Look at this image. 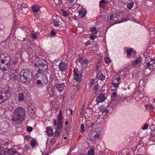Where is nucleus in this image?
Here are the masks:
<instances>
[{
  "instance_id": "obj_1",
  "label": "nucleus",
  "mask_w": 155,
  "mask_h": 155,
  "mask_svg": "<svg viewBox=\"0 0 155 155\" xmlns=\"http://www.w3.org/2000/svg\"><path fill=\"white\" fill-rule=\"evenodd\" d=\"M25 115L24 109L22 107H18L15 110L12 120L16 124H18L23 120Z\"/></svg>"
},
{
  "instance_id": "obj_2",
  "label": "nucleus",
  "mask_w": 155,
  "mask_h": 155,
  "mask_svg": "<svg viewBox=\"0 0 155 155\" xmlns=\"http://www.w3.org/2000/svg\"><path fill=\"white\" fill-rule=\"evenodd\" d=\"M20 78L21 81L23 83L28 84L32 79V73L28 70H23L20 73Z\"/></svg>"
},
{
  "instance_id": "obj_3",
  "label": "nucleus",
  "mask_w": 155,
  "mask_h": 155,
  "mask_svg": "<svg viewBox=\"0 0 155 155\" xmlns=\"http://www.w3.org/2000/svg\"><path fill=\"white\" fill-rule=\"evenodd\" d=\"M122 17L120 15L117 13L111 14L110 16L109 22L112 25L119 22L122 19Z\"/></svg>"
},
{
  "instance_id": "obj_4",
  "label": "nucleus",
  "mask_w": 155,
  "mask_h": 155,
  "mask_svg": "<svg viewBox=\"0 0 155 155\" xmlns=\"http://www.w3.org/2000/svg\"><path fill=\"white\" fill-rule=\"evenodd\" d=\"M10 96V92L8 91H5V92L0 91V104L5 101Z\"/></svg>"
},
{
  "instance_id": "obj_5",
  "label": "nucleus",
  "mask_w": 155,
  "mask_h": 155,
  "mask_svg": "<svg viewBox=\"0 0 155 155\" xmlns=\"http://www.w3.org/2000/svg\"><path fill=\"white\" fill-rule=\"evenodd\" d=\"M144 69L149 68L150 70L155 68V60L151 59L149 61H145L144 63Z\"/></svg>"
},
{
  "instance_id": "obj_6",
  "label": "nucleus",
  "mask_w": 155,
  "mask_h": 155,
  "mask_svg": "<svg viewBox=\"0 0 155 155\" xmlns=\"http://www.w3.org/2000/svg\"><path fill=\"white\" fill-rule=\"evenodd\" d=\"M74 80L79 82H80L81 81V78L82 76L81 74H79L78 73V70L77 68L74 69Z\"/></svg>"
},
{
  "instance_id": "obj_7",
  "label": "nucleus",
  "mask_w": 155,
  "mask_h": 155,
  "mask_svg": "<svg viewBox=\"0 0 155 155\" xmlns=\"http://www.w3.org/2000/svg\"><path fill=\"white\" fill-rule=\"evenodd\" d=\"M38 78L40 79L43 84H45L48 82L47 77L44 74H38Z\"/></svg>"
},
{
  "instance_id": "obj_8",
  "label": "nucleus",
  "mask_w": 155,
  "mask_h": 155,
  "mask_svg": "<svg viewBox=\"0 0 155 155\" xmlns=\"http://www.w3.org/2000/svg\"><path fill=\"white\" fill-rule=\"evenodd\" d=\"M106 99L105 95L104 94H100L97 97L96 101L97 103H99L103 102Z\"/></svg>"
},
{
  "instance_id": "obj_9",
  "label": "nucleus",
  "mask_w": 155,
  "mask_h": 155,
  "mask_svg": "<svg viewBox=\"0 0 155 155\" xmlns=\"http://www.w3.org/2000/svg\"><path fill=\"white\" fill-rule=\"evenodd\" d=\"M52 23L54 24V25L58 28H59V30L60 31H63L65 29V28L63 27L62 28L61 26V25L59 24L60 22L57 20H53Z\"/></svg>"
},
{
  "instance_id": "obj_10",
  "label": "nucleus",
  "mask_w": 155,
  "mask_h": 155,
  "mask_svg": "<svg viewBox=\"0 0 155 155\" xmlns=\"http://www.w3.org/2000/svg\"><path fill=\"white\" fill-rule=\"evenodd\" d=\"M41 59L39 57H36L34 59L35 62H34V65L36 67H38L40 66V64H42L43 63L41 61Z\"/></svg>"
},
{
  "instance_id": "obj_11",
  "label": "nucleus",
  "mask_w": 155,
  "mask_h": 155,
  "mask_svg": "<svg viewBox=\"0 0 155 155\" xmlns=\"http://www.w3.org/2000/svg\"><path fill=\"white\" fill-rule=\"evenodd\" d=\"M59 67L60 69L62 71H65L67 68L66 64L63 62H62L59 64Z\"/></svg>"
},
{
  "instance_id": "obj_12",
  "label": "nucleus",
  "mask_w": 155,
  "mask_h": 155,
  "mask_svg": "<svg viewBox=\"0 0 155 155\" xmlns=\"http://www.w3.org/2000/svg\"><path fill=\"white\" fill-rule=\"evenodd\" d=\"M86 14V10L84 8H81L78 11V16L81 18H83L85 16Z\"/></svg>"
},
{
  "instance_id": "obj_13",
  "label": "nucleus",
  "mask_w": 155,
  "mask_h": 155,
  "mask_svg": "<svg viewBox=\"0 0 155 155\" xmlns=\"http://www.w3.org/2000/svg\"><path fill=\"white\" fill-rule=\"evenodd\" d=\"M1 63L5 64L4 65L2 68H1V69H2L4 71H8L10 67V62L8 63L4 62Z\"/></svg>"
},
{
  "instance_id": "obj_14",
  "label": "nucleus",
  "mask_w": 155,
  "mask_h": 155,
  "mask_svg": "<svg viewBox=\"0 0 155 155\" xmlns=\"http://www.w3.org/2000/svg\"><path fill=\"white\" fill-rule=\"evenodd\" d=\"M142 62V58L139 56L137 59H136L133 62L132 65L134 66H136L137 65L140 64Z\"/></svg>"
},
{
  "instance_id": "obj_15",
  "label": "nucleus",
  "mask_w": 155,
  "mask_h": 155,
  "mask_svg": "<svg viewBox=\"0 0 155 155\" xmlns=\"http://www.w3.org/2000/svg\"><path fill=\"white\" fill-rule=\"evenodd\" d=\"M39 69H41L43 71H45L48 69V65L47 63L40 64V66L38 67Z\"/></svg>"
},
{
  "instance_id": "obj_16",
  "label": "nucleus",
  "mask_w": 155,
  "mask_h": 155,
  "mask_svg": "<svg viewBox=\"0 0 155 155\" xmlns=\"http://www.w3.org/2000/svg\"><path fill=\"white\" fill-rule=\"evenodd\" d=\"M64 84L63 83L58 84L56 85V87L58 91L60 92H61L64 90Z\"/></svg>"
},
{
  "instance_id": "obj_17",
  "label": "nucleus",
  "mask_w": 155,
  "mask_h": 155,
  "mask_svg": "<svg viewBox=\"0 0 155 155\" xmlns=\"http://www.w3.org/2000/svg\"><path fill=\"white\" fill-rule=\"evenodd\" d=\"M46 133L49 136L52 135L53 134V130L52 128H50L49 127H47L46 128Z\"/></svg>"
},
{
  "instance_id": "obj_18",
  "label": "nucleus",
  "mask_w": 155,
  "mask_h": 155,
  "mask_svg": "<svg viewBox=\"0 0 155 155\" xmlns=\"http://www.w3.org/2000/svg\"><path fill=\"white\" fill-rule=\"evenodd\" d=\"M10 58L9 55H7L4 57L3 59H1V63L6 62L9 63L10 62Z\"/></svg>"
},
{
  "instance_id": "obj_19",
  "label": "nucleus",
  "mask_w": 155,
  "mask_h": 155,
  "mask_svg": "<svg viewBox=\"0 0 155 155\" xmlns=\"http://www.w3.org/2000/svg\"><path fill=\"white\" fill-rule=\"evenodd\" d=\"M25 96L24 94L22 93H20L18 94V101L20 102H21L24 100Z\"/></svg>"
},
{
  "instance_id": "obj_20",
  "label": "nucleus",
  "mask_w": 155,
  "mask_h": 155,
  "mask_svg": "<svg viewBox=\"0 0 155 155\" xmlns=\"http://www.w3.org/2000/svg\"><path fill=\"white\" fill-rule=\"evenodd\" d=\"M97 78L101 80H104L105 77L101 72H99L97 75Z\"/></svg>"
},
{
  "instance_id": "obj_21",
  "label": "nucleus",
  "mask_w": 155,
  "mask_h": 155,
  "mask_svg": "<svg viewBox=\"0 0 155 155\" xmlns=\"http://www.w3.org/2000/svg\"><path fill=\"white\" fill-rule=\"evenodd\" d=\"M126 50L127 54V57H129L130 56H131L132 55V53L134 52V50L131 48L127 49Z\"/></svg>"
},
{
  "instance_id": "obj_22",
  "label": "nucleus",
  "mask_w": 155,
  "mask_h": 155,
  "mask_svg": "<svg viewBox=\"0 0 155 155\" xmlns=\"http://www.w3.org/2000/svg\"><path fill=\"white\" fill-rule=\"evenodd\" d=\"M107 3V2L104 0H101L100 2L99 6L100 7L104 8L105 7Z\"/></svg>"
},
{
  "instance_id": "obj_23",
  "label": "nucleus",
  "mask_w": 155,
  "mask_h": 155,
  "mask_svg": "<svg viewBox=\"0 0 155 155\" xmlns=\"http://www.w3.org/2000/svg\"><path fill=\"white\" fill-rule=\"evenodd\" d=\"M120 78H114L113 79V80L112 81V84H115L119 85L120 83L119 81H120Z\"/></svg>"
},
{
  "instance_id": "obj_24",
  "label": "nucleus",
  "mask_w": 155,
  "mask_h": 155,
  "mask_svg": "<svg viewBox=\"0 0 155 155\" xmlns=\"http://www.w3.org/2000/svg\"><path fill=\"white\" fill-rule=\"evenodd\" d=\"M32 9L33 11L34 12H37L40 10L39 7L37 5L32 6Z\"/></svg>"
},
{
  "instance_id": "obj_25",
  "label": "nucleus",
  "mask_w": 155,
  "mask_h": 155,
  "mask_svg": "<svg viewBox=\"0 0 155 155\" xmlns=\"http://www.w3.org/2000/svg\"><path fill=\"white\" fill-rule=\"evenodd\" d=\"M8 153L10 155H13L17 153L16 151L14 148L10 149L8 150Z\"/></svg>"
},
{
  "instance_id": "obj_26",
  "label": "nucleus",
  "mask_w": 155,
  "mask_h": 155,
  "mask_svg": "<svg viewBox=\"0 0 155 155\" xmlns=\"http://www.w3.org/2000/svg\"><path fill=\"white\" fill-rule=\"evenodd\" d=\"M37 143L36 140L35 139H32L31 141V145L32 147H35Z\"/></svg>"
},
{
  "instance_id": "obj_27",
  "label": "nucleus",
  "mask_w": 155,
  "mask_h": 155,
  "mask_svg": "<svg viewBox=\"0 0 155 155\" xmlns=\"http://www.w3.org/2000/svg\"><path fill=\"white\" fill-rule=\"evenodd\" d=\"M112 85L111 86V89L112 90H116L117 88L118 87L119 85H118V84H111Z\"/></svg>"
},
{
  "instance_id": "obj_28",
  "label": "nucleus",
  "mask_w": 155,
  "mask_h": 155,
  "mask_svg": "<svg viewBox=\"0 0 155 155\" xmlns=\"http://www.w3.org/2000/svg\"><path fill=\"white\" fill-rule=\"evenodd\" d=\"M96 135V132H93L90 135V138L91 140H94L95 139V136Z\"/></svg>"
},
{
  "instance_id": "obj_29",
  "label": "nucleus",
  "mask_w": 155,
  "mask_h": 155,
  "mask_svg": "<svg viewBox=\"0 0 155 155\" xmlns=\"http://www.w3.org/2000/svg\"><path fill=\"white\" fill-rule=\"evenodd\" d=\"M134 6V3L133 2H130L128 3L127 5V8L130 10Z\"/></svg>"
},
{
  "instance_id": "obj_30",
  "label": "nucleus",
  "mask_w": 155,
  "mask_h": 155,
  "mask_svg": "<svg viewBox=\"0 0 155 155\" xmlns=\"http://www.w3.org/2000/svg\"><path fill=\"white\" fill-rule=\"evenodd\" d=\"M90 30L91 32L94 34H96L97 32V31L95 27H92L91 28Z\"/></svg>"
},
{
  "instance_id": "obj_31",
  "label": "nucleus",
  "mask_w": 155,
  "mask_h": 155,
  "mask_svg": "<svg viewBox=\"0 0 155 155\" xmlns=\"http://www.w3.org/2000/svg\"><path fill=\"white\" fill-rule=\"evenodd\" d=\"M86 124L88 126V127H93L94 125V123H92L91 121H88Z\"/></svg>"
},
{
  "instance_id": "obj_32",
  "label": "nucleus",
  "mask_w": 155,
  "mask_h": 155,
  "mask_svg": "<svg viewBox=\"0 0 155 155\" xmlns=\"http://www.w3.org/2000/svg\"><path fill=\"white\" fill-rule=\"evenodd\" d=\"M117 93L116 92H114L111 96V99L112 100L115 101V98L117 97Z\"/></svg>"
},
{
  "instance_id": "obj_33",
  "label": "nucleus",
  "mask_w": 155,
  "mask_h": 155,
  "mask_svg": "<svg viewBox=\"0 0 155 155\" xmlns=\"http://www.w3.org/2000/svg\"><path fill=\"white\" fill-rule=\"evenodd\" d=\"M62 124H58L56 130L58 131H61L62 128Z\"/></svg>"
},
{
  "instance_id": "obj_34",
  "label": "nucleus",
  "mask_w": 155,
  "mask_h": 155,
  "mask_svg": "<svg viewBox=\"0 0 155 155\" xmlns=\"http://www.w3.org/2000/svg\"><path fill=\"white\" fill-rule=\"evenodd\" d=\"M36 83L39 87H42L43 84L40 80H37Z\"/></svg>"
},
{
  "instance_id": "obj_35",
  "label": "nucleus",
  "mask_w": 155,
  "mask_h": 155,
  "mask_svg": "<svg viewBox=\"0 0 155 155\" xmlns=\"http://www.w3.org/2000/svg\"><path fill=\"white\" fill-rule=\"evenodd\" d=\"M89 155H94V151L93 149H90L88 152Z\"/></svg>"
},
{
  "instance_id": "obj_36",
  "label": "nucleus",
  "mask_w": 155,
  "mask_h": 155,
  "mask_svg": "<svg viewBox=\"0 0 155 155\" xmlns=\"http://www.w3.org/2000/svg\"><path fill=\"white\" fill-rule=\"evenodd\" d=\"M61 11L62 12L63 15L64 16L66 17L68 15V13L67 11L64 10L63 9H62Z\"/></svg>"
},
{
  "instance_id": "obj_37",
  "label": "nucleus",
  "mask_w": 155,
  "mask_h": 155,
  "mask_svg": "<svg viewBox=\"0 0 155 155\" xmlns=\"http://www.w3.org/2000/svg\"><path fill=\"white\" fill-rule=\"evenodd\" d=\"M28 112L30 115H32L34 114V111L31 108H29L28 109Z\"/></svg>"
},
{
  "instance_id": "obj_38",
  "label": "nucleus",
  "mask_w": 155,
  "mask_h": 155,
  "mask_svg": "<svg viewBox=\"0 0 155 155\" xmlns=\"http://www.w3.org/2000/svg\"><path fill=\"white\" fill-rule=\"evenodd\" d=\"M81 133H83L85 131L84 125L83 124H81Z\"/></svg>"
},
{
  "instance_id": "obj_39",
  "label": "nucleus",
  "mask_w": 155,
  "mask_h": 155,
  "mask_svg": "<svg viewBox=\"0 0 155 155\" xmlns=\"http://www.w3.org/2000/svg\"><path fill=\"white\" fill-rule=\"evenodd\" d=\"M18 80V78H14L12 76H11V78L10 79V81L11 82H13L14 83L15 81H17Z\"/></svg>"
},
{
  "instance_id": "obj_40",
  "label": "nucleus",
  "mask_w": 155,
  "mask_h": 155,
  "mask_svg": "<svg viewBox=\"0 0 155 155\" xmlns=\"http://www.w3.org/2000/svg\"><path fill=\"white\" fill-rule=\"evenodd\" d=\"M61 132V131H58L56 130V131L54 134V136L56 137H58L59 136L60 134V133Z\"/></svg>"
},
{
  "instance_id": "obj_41",
  "label": "nucleus",
  "mask_w": 155,
  "mask_h": 155,
  "mask_svg": "<svg viewBox=\"0 0 155 155\" xmlns=\"http://www.w3.org/2000/svg\"><path fill=\"white\" fill-rule=\"evenodd\" d=\"M104 60L105 61V62L107 64L110 63L111 61L110 58L108 57H105L104 59Z\"/></svg>"
},
{
  "instance_id": "obj_42",
  "label": "nucleus",
  "mask_w": 155,
  "mask_h": 155,
  "mask_svg": "<svg viewBox=\"0 0 155 155\" xmlns=\"http://www.w3.org/2000/svg\"><path fill=\"white\" fill-rule=\"evenodd\" d=\"M62 110H60L58 115V118H62Z\"/></svg>"
},
{
  "instance_id": "obj_43",
  "label": "nucleus",
  "mask_w": 155,
  "mask_h": 155,
  "mask_svg": "<svg viewBox=\"0 0 155 155\" xmlns=\"http://www.w3.org/2000/svg\"><path fill=\"white\" fill-rule=\"evenodd\" d=\"M43 71L41 69H39L37 71L38 73L36 74L37 77L38 78V74H44L43 73H42Z\"/></svg>"
},
{
  "instance_id": "obj_44",
  "label": "nucleus",
  "mask_w": 155,
  "mask_h": 155,
  "mask_svg": "<svg viewBox=\"0 0 155 155\" xmlns=\"http://www.w3.org/2000/svg\"><path fill=\"white\" fill-rule=\"evenodd\" d=\"M58 124H62L63 118H58Z\"/></svg>"
},
{
  "instance_id": "obj_45",
  "label": "nucleus",
  "mask_w": 155,
  "mask_h": 155,
  "mask_svg": "<svg viewBox=\"0 0 155 155\" xmlns=\"http://www.w3.org/2000/svg\"><path fill=\"white\" fill-rule=\"evenodd\" d=\"M27 130L28 132H31L32 130V128L31 127L28 126L27 128Z\"/></svg>"
},
{
  "instance_id": "obj_46",
  "label": "nucleus",
  "mask_w": 155,
  "mask_h": 155,
  "mask_svg": "<svg viewBox=\"0 0 155 155\" xmlns=\"http://www.w3.org/2000/svg\"><path fill=\"white\" fill-rule=\"evenodd\" d=\"M106 108L104 107H101L100 108V110L102 112H104L106 110Z\"/></svg>"
},
{
  "instance_id": "obj_47",
  "label": "nucleus",
  "mask_w": 155,
  "mask_h": 155,
  "mask_svg": "<svg viewBox=\"0 0 155 155\" xmlns=\"http://www.w3.org/2000/svg\"><path fill=\"white\" fill-rule=\"evenodd\" d=\"M55 140L53 138H52L51 140H50V143L51 145H53L55 142Z\"/></svg>"
},
{
  "instance_id": "obj_48",
  "label": "nucleus",
  "mask_w": 155,
  "mask_h": 155,
  "mask_svg": "<svg viewBox=\"0 0 155 155\" xmlns=\"http://www.w3.org/2000/svg\"><path fill=\"white\" fill-rule=\"evenodd\" d=\"M148 127V125L147 124H145L144 125L143 127H142V129L143 130H145Z\"/></svg>"
},
{
  "instance_id": "obj_49",
  "label": "nucleus",
  "mask_w": 155,
  "mask_h": 155,
  "mask_svg": "<svg viewBox=\"0 0 155 155\" xmlns=\"http://www.w3.org/2000/svg\"><path fill=\"white\" fill-rule=\"evenodd\" d=\"M12 77H13L14 78H17L18 77V75L17 74L14 73L13 74Z\"/></svg>"
},
{
  "instance_id": "obj_50",
  "label": "nucleus",
  "mask_w": 155,
  "mask_h": 155,
  "mask_svg": "<svg viewBox=\"0 0 155 155\" xmlns=\"http://www.w3.org/2000/svg\"><path fill=\"white\" fill-rule=\"evenodd\" d=\"M28 7V5H22L21 6V9H22L23 8H27Z\"/></svg>"
},
{
  "instance_id": "obj_51",
  "label": "nucleus",
  "mask_w": 155,
  "mask_h": 155,
  "mask_svg": "<svg viewBox=\"0 0 155 155\" xmlns=\"http://www.w3.org/2000/svg\"><path fill=\"white\" fill-rule=\"evenodd\" d=\"M5 151H2L0 152L1 155H5Z\"/></svg>"
},
{
  "instance_id": "obj_52",
  "label": "nucleus",
  "mask_w": 155,
  "mask_h": 155,
  "mask_svg": "<svg viewBox=\"0 0 155 155\" xmlns=\"http://www.w3.org/2000/svg\"><path fill=\"white\" fill-rule=\"evenodd\" d=\"M32 37L34 38H36L37 37V35L35 33H33L32 35Z\"/></svg>"
},
{
  "instance_id": "obj_53",
  "label": "nucleus",
  "mask_w": 155,
  "mask_h": 155,
  "mask_svg": "<svg viewBox=\"0 0 155 155\" xmlns=\"http://www.w3.org/2000/svg\"><path fill=\"white\" fill-rule=\"evenodd\" d=\"M53 124L54 126H56L57 125L56 121L55 119H54L53 120Z\"/></svg>"
},
{
  "instance_id": "obj_54",
  "label": "nucleus",
  "mask_w": 155,
  "mask_h": 155,
  "mask_svg": "<svg viewBox=\"0 0 155 155\" xmlns=\"http://www.w3.org/2000/svg\"><path fill=\"white\" fill-rule=\"evenodd\" d=\"M91 42L90 41H88L87 42H86V43L85 44V45L86 46H87L88 45H91Z\"/></svg>"
},
{
  "instance_id": "obj_55",
  "label": "nucleus",
  "mask_w": 155,
  "mask_h": 155,
  "mask_svg": "<svg viewBox=\"0 0 155 155\" xmlns=\"http://www.w3.org/2000/svg\"><path fill=\"white\" fill-rule=\"evenodd\" d=\"M99 137V135L97 134V132H96V135H95V139H94V140H96V138H98Z\"/></svg>"
},
{
  "instance_id": "obj_56",
  "label": "nucleus",
  "mask_w": 155,
  "mask_h": 155,
  "mask_svg": "<svg viewBox=\"0 0 155 155\" xmlns=\"http://www.w3.org/2000/svg\"><path fill=\"white\" fill-rule=\"evenodd\" d=\"M87 63H88V62L87 61V60H86V59L84 60L83 61V63L84 64H87Z\"/></svg>"
},
{
  "instance_id": "obj_57",
  "label": "nucleus",
  "mask_w": 155,
  "mask_h": 155,
  "mask_svg": "<svg viewBox=\"0 0 155 155\" xmlns=\"http://www.w3.org/2000/svg\"><path fill=\"white\" fill-rule=\"evenodd\" d=\"M90 37L91 38L92 40H94L95 38L94 36L92 35H90Z\"/></svg>"
},
{
  "instance_id": "obj_58",
  "label": "nucleus",
  "mask_w": 155,
  "mask_h": 155,
  "mask_svg": "<svg viewBox=\"0 0 155 155\" xmlns=\"http://www.w3.org/2000/svg\"><path fill=\"white\" fill-rule=\"evenodd\" d=\"M51 34L52 35H55L56 33L55 31L52 30L51 31Z\"/></svg>"
},
{
  "instance_id": "obj_59",
  "label": "nucleus",
  "mask_w": 155,
  "mask_h": 155,
  "mask_svg": "<svg viewBox=\"0 0 155 155\" xmlns=\"http://www.w3.org/2000/svg\"><path fill=\"white\" fill-rule=\"evenodd\" d=\"M98 84H95V86L94 87V89L95 90H97V88H98Z\"/></svg>"
},
{
  "instance_id": "obj_60",
  "label": "nucleus",
  "mask_w": 155,
  "mask_h": 155,
  "mask_svg": "<svg viewBox=\"0 0 155 155\" xmlns=\"http://www.w3.org/2000/svg\"><path fill=\"white\" fill-rule=\"evenodd\" d=\"M82 60H83L82 58H78V61L79 62H81L82 61Z\"/></svg>"
},
{
  "instance_id": "obj_61",
  "label": "nucleus",
  "mask_w": 155,
  "mask_h": 155,
  "mask_svg": "<svg viewBox=\"0 0 155 155\" xmlns=\"http://www.w3.org/2000/svg\"><path fill=\"white\" fill-rule=\"evenodd\" d=\"M18 61H17L14 60L13 61V63L15 65L18 64Z\"/></svg>"
},
{
  "instance_id": "obj_62",
  "label": "nucleus",
  "mask_w": 155,
  "mask_h": 155,
  "mask_svg": "<svg viewBox=\"0 0 155 155\" xmlns=\"http://www.w3.org/2000/svg\"><path fill=\"white\" fill-rule=\"evenodd\" d=\"M25 148L26 150H28L29 149V146L27 145H26Z\"/></svg>"
},
{
  "instance_id": "obj_63",
  "label": "nucleus",
  "mask_w": 155,
  "mask_h": 155,
  "mask_svg": "<svg viewBox=\"0 0 155 155\" xmlns=\"http://www.w3.org/2000/svg\"><path fill=\"white\" fill-rule=\"evenodd\" d=\"M19 29H20L21 30H23L22 28H18V29L17 28L16 30H15V29H14V31H15V32L16 31H18V30H19Z\"/></svg>"
},
{
  "instance_id": "obj_64",
  "label": "nucleus",
  "mask_w": 155,
  "mask_h": 155,
  "mask_svg": "<svg viewBox=\"0 0 155 155\" xmlns=\"http://www.w3.org/2000/svg\"><path fill=\"white\" fill-rule=\"evenodd\" d=\"M5 155H10L9 153L8 152V150L7 151H6Z\"/></svg>"
}]
</instances>
